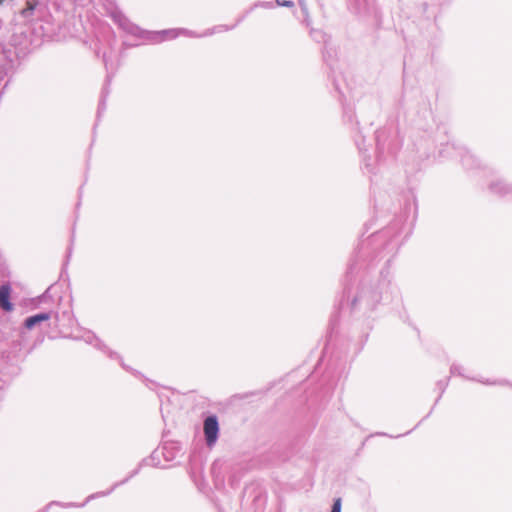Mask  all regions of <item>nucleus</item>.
Masks as SVG:
<instances>
[{
  "mask_svg": "<svg viewBox=\"0 0 512 512\" xmlns=\"http://www.w3.org/2000/svg\"><path fill=\"white\" fill-rule=\"evenodd\" d=\"M219 425L215 416H209L204 421V434L207 445L213 446L218 438Z\"/></svg>",
  "mask_w": 512,
  "mask_h": 512,
  "instance_id": "f257e3e1",
  "label": "nucleus"
},
{
  "mask_svg": "<svg viewBox=\"0 0 512 512\" xmlns=\"http://www.w3.org/2000/svg\"><path fill=\"white\" fill-rule=\"evenodd\" d=\"M11 287L8 284L0 286V308L6 312L13 310V304L10 302Z\"/></svg>",
  "mask_w": 512,
  "mask_h": 512,
  "instance_id": "f03ea898",
  "label": "nucleus"
},
{
  "mask_svg": "<svg viewBox=\"0 0 512 512\" xmlns=\"http://www.w3.org/2000/svg\"><path fill=\"white\" fill-rule=\"evenodd\" d=\"M49 319V315L48 314H45V313H42V314H37V315H34V316H31L29 318H27L25 320V327L27 329H31L33 328L36 324L42 322V321H46Z\"/></svg>",
  "mask_w": 512,
  "mask_h": 512,
  "instance_id": "7ed1b4c3",
  "label": "nucleus"
},
{
  "mask_svg": "<svg viewBox=\"0 0 512 512\" xmlns=\"http://www.w3.org/2000/svg\"><path fill=\"white\" fill-rule=\"evenodd\" d=\"M36 8L35 1H27L26 8L22 11V14H26V12H32Z\"/></svg>",
  "mask_w": 512,
  "mask_h": 512,
  "instance_id": "20e7f679",
  "label": "nucleus"
},
{
  "mask_svg": "<svg viewBox=\"0 0 512 512\" xmlns=\"http://www.w3.org/2000/svg\"><path fill=\"white\" fill-rule=\"evenodd\" d=\"M331 512H341V499L338 498L334 501Z\"/></svg>",
  "mask_w": 512,
  "mask_h": 512,
  "instance_id": "39448f33",
  "label": "nucleus"
}]
</instances>
